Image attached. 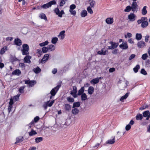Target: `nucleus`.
I'll list each match as a JSON object with an SVG mask.
<instances>
[{"label":"nucleus","instance_id":"1","mask_svg":"<svg viewBox=\"0 0 150 150\" xmlns=\"http://www.w3.org/2000/svg\"><path fill=\"white\" fill-rule=\"evenodd\" d=\"M23 50H22L23 55H27L29 54L28 50L29 48L28 45L27 44H24L23 45Z\"/></svg>","mask_w":150,"mask_h":150},{"label":"nucleus","instance_id":"2","mask_svg":"<svg viewBox=\"0 0 150 150\" xmlns=\"http://www.w3.org/2000/svg\"><path fill=\"white\" fill-rule=\"evenodd\" d=\"M109 44L111 45L108 47V50L114 49L117 48L119 45V43H116L113 41L110 42Z\"/></svg>","mask_w":150,"mask_h":150},{"label":"nucleus","instance_id":"3","mask_svg":"<svg viewBox=\"0 0 150 150\" xmlns=\"http://www.w3.org/2000/svg\"><path fill=\"white\" fill-rule=\"evenodd\" d=\"M55 14L58 15V17L60 18L62 17V15L64 14V12L63 10H62L60 11L58 8H55L54 10Z\"/></svg>","mask_w":150,"mask_h":150},{"label":"nucleus","instance_id":"4","mask_svg":"<svg viewBox=\"0 0 150 150\" xmlns=\"http://www.w3.org/2000/svg\"><path fill=\"white\" fill-rule=\"evenodd\" d=\"M55 14L58 15V17L60 18L62 17V15L64 14V12L63 10H62L60 11L58 8H55L54 10Z\"/></svg>","mask_w":150,"mask_h":150},{"label":"nucleus","instance_id":"5","mask_svg":"<svg viewBox=\"0 0 150 150\" xmlns=\"http://www.w3.org/2000/svg\"><path fill=\"white\" fill-rule=\"evenodd\" d=\"M56 3V2L55 0H53L46 4H44L41 7L44 8H46L51 7L52 5L55 4Z\"/></svg>","mask_w":150,"mask_h":150},{"label":"nucleus","instance_id":"6","mask_svg":"<svg viewBox=\"0 0 150 150\" xmlns=\"http://www.w3.org/2000/svg\"><path fill=\"white\" fill-rule=\"evenodd\" d=\"M60 86V85H58L53 88L50 92L51 95L52 96H54Z\"/></svg>","mask_w":150,"mask_h":150},{"label":"nucleus","instance_id":"7","mask_svg":"<svg viewBox=\"0 0 150 150\" xmlns=\"http://www.w3.org/2000/svg\"><path fill=\"white\" fill-rule=\"evenodd\" d=\"M136 17V16L133 13H131L128 16V19L132 22L135 21Z\"/></svg>","mask_w":150,"mask_h":150},{"label":"nucleus","instance_id":"8","mask_svg":"<svg viewBox=\"0 0 150 150\" xmlns=\"http://www.w3.org/2000/svg\"><path fill=\"white\" fill-rule=\"evenodd\" d=\"M77 92L76 87L75 86H74L73 87V90L71 91L70 94L72 95L74 98H75L77 96V95L76 94Z\"/></svg>","mask_w":150,"mask_h":150},{"label":"nucleus","instance_id":"9","mask_svg":"<svg viewBox=\"0 0 150 150\" xmlns=\"http://www.w3.org/2000/svg\"><path fill=\"white\" fill-rule=\"evenodd\" d=\"M25 84H28L29 86L32 87L36 83V81H35L25 80Z\"/></svg>","mask_w":150,"mask_h":150},{"label":"nucleus","instance_id":"10","mask_svg":"<svg viewBox=\"0 0 150 150\" xmlns=\"http://www.w3.org/2000/svg\"><path fill=\"white\" fill-rule=\"evenodd\" d=\"M137 46L139 48H143L146 46V43L144 41H139L137 43Z\"/></svg>","mask_w":150,"mask_h":150},{"label":"nucleus","instance_id":"11","mask_svg":"<svg viewBox=\"0 0 150 150\" xmlns=\"http://www.w3.org/2000/svg\"><path fill=\"white\" fill-rule=\"evenodd\" d=\"M49 58V54H45L40 60V62L42 64L45 63L48 59Z\"/></svg>","mask_w":150,"mask_h":150},{"label":"nucleus","instance_id":"12","mask_svg":"<svg viewBox=\"0 0 150 150\" xmlns=\"http://www.w3.org/2000/svg\"><path fill=\"white\" fill-rule=\"evenodd\" d=\"M119 47L123 50L127 49L128 48L127 42H123L122 44L120 45Z\"/></svg>","mask_w":150,"mask_h":150},{"label":"nucleus","instance_id":"13","mask_svg":"<svg viewBox=\"0 0 150 150\" xmlns=\"http://www.w3.org/2000/svg\"><path fill=\"white\" fill-rule=\"evenodd\" d=\"M138 7L137 3L136 1H133L132 5V11L134 12L137 8Z\"/></svg>","mask_w":150,"mask_h":150},{"label":"nucleus","instance_id":"14","mask_svg":"<svg viewBox=\"0 0 150 150\" xmlns=\"http://www.w3.org/2000/svg\"><path fill=\"white\" fill-rule=\"evenodd\" d=\"M113 18H108L106 19L105 22L107 23L108 24H111L113 22Z\"/></svg>","mask_w":150,"mask_h":150},{"label":"nucleus","instance_id":"15","mask_svg":"<svg viewBox=\"0 0 150 150\" xmlns=\"http://www.w3.org/2000/svg\"><path fill=\"white\" fill-rule=\"evenodd\" d=\"M65 30H63V31H61L59 35H58V37H60V39L61 40H63L64 38L65 37Z\"/></svg>","mask_w":150,"mask_h":150},{"label":"nucleus","instance_id":"16","mask_svg":"<svg viewBox=\"0 0 150 150\" xmlns=\"http://www.w3.org/2000/svg\"><path fill=\"white\" fill-rule=\"evenodd\" d=\"M112 139H110L106 142V144H113L115 141V136L112 137Z\"/></svg>","mask_w":150,"mask_h":150},{"label":"nucleus","instance_id":"17","mask_svg":"<svg viewBox=\"0 0 150 150\" xmlns=\"http://www.w3.org/2000/svg\"><path fill=\"white\" fill-rule=\"evenodd\" d=\"M107 52V50H104V48H103L101 50L98 51L97 54H99L105 55L106 54V52Z\"/></svg>","mask_w":150,"mask_h":150},{"label":"nucleus","instance_id":"18","mask_svg":"<svg viewBox=\"0 0 150 150\" xmlns=\"http://www.w3.org/2000/svg\"><path fill=\"white\" fill-rule=\"evenodd\" d=\"M31 58V57L30 56H27L24 58V62L26 63H30L31 61L30 60Z\"/></svg>","mask_w":150,"mask_h":150},{"label":"nucleus","instance_id":"19","mask_svg":"<svg viewBox=\"0 0 150 150\" xmlns=\"http://www.w3.org/2000/svg\"><path fill=\"white\" fill-rule=\"evenodd\" d=\"M147 17H142L140 19L138 20L137 21V23L138 24H139L144 21H147Z\"/></svg>","mask_w":150,"mask_h":150},{"label":"nucleus","instance_id":"20","mask_svg":"<svg viewBox=\"0 0 150 150\" xmlns=\"http://www.w3.org/2000/svg\"><path fill=\"white\" fill-rule=\"evenodd\" d=\"M129 94V93L127 92L126 93L125 95L122 96L120 99V100L123 102V100L126 99L128 97Z\"/></svg>","mask_w":150,"mask_h":150},{"label":"nucleus","instance_id":"21","mask_svg":"<svg viewBox=\"0 0 150 150\" xmlns=\"http://www.w3.org/2000/svg\"><path fill=\"white\" fill-rule=\"evenodd\" d=\"M141 26L143 28H146L148 25V23L147 21H144L141 23Z\"/></svg>","mask_w":150,"mask_h":150},{"label":"nucleus","instance_id":"22","mask_svg":"<svg viewBox=\"0 0 150 150\" xmlns=\"http://www.w3.org/2000/svg\"><path fill=\"white\" fill-rule=\"evenodd\" d=\"M23 137L20 136L18 137L16 139V141L15 143V144L21 142L23 140Z\"/></svg>","mask_w":150,"mask_h":150},{"label":"nucleus","instance_id":"23","mask_svg":"<svg viewBox=\"0 0 150 150\" xmlns=\"http://www.w3.org/2000/svg\"><path fill=\"white\" fill-rule=\"evenodd\" d=\"M21 74V71L19 69H16L12 73L13 75H15L19 76Z\"/></svg>","mask_w":150,"mask_h":150},{"label":"nucleus","instance_id":"24","mask_svg":"<svg viewBox=\"0 0 150 150\" xmlns=\"http://www.w3.org/2000/svg\"><path fill=\"white\" fill-rule=\"evenodd\" d=\"M15 44L18 46H20L21 45V41L19 39H15Z\"/></svg>","mask_w":150,"mask_h":150},{"label":"nucleus","instance_id":"25","mask_svg":"<svg viewBox=\"0 0 150 150\" xmlns=\"http://www.w3.org/2000/svg\"><path fill=\"white\" fill-rule=\"evenodd\" d=\"M142 35L141 33H136V34L135 38L138 40H139L142 39Z\"/></svg>","mask_w":150,"mask_h":150},{"label":"nucleus","instance_id":"26","mask_svg":"<svg viewBox=\"0 0 150 150\" xmlns=\"http://www.w3.org/2000/svg\"><path fill=\"white\" fill-rule=\"evenodd\" d=\"M143 116L142 114H137L136 116L135 117L136 119L137 120H142L143 118Z\"/></svg>","mask_w":150,"mask_h":150},{"label":"nucleus","instance_id":"27","mask_svg":"<svg viewBox=\"0 0 150 150\" xmlns=\"http://www.w3.org/2000/svg\"><path fill=\"white\" fill-rule=\"evenodd\" d=\"M48 50H49L50 51H54L55 49V47L53 45H49L48 46Z\"/></svg>","mask_w":150,"mask_h":150},{"label":"nucleus","instance_id":"28","mask_svg":"<svg viewBox=\"0 0 150 150\" xmlns=\"http://www.w3.org/2000/svg\"><path fill=\"white\" fill-rule=\"evenodd\" d=\"M87 14V12L86 10H83L81 13V16L82 17H85Z\"/></svg>","mask_w":150,"mask_h":150},{"label":"nucleus","instance_id":"29","mask_svg":"<svg viewBox=\"0 0 150 150\" xmlns=\"http://www.w3.org/2000/svg\"><path fill=\"white\" fill-rule=\"evenodd\" d=\"M79 110L77 108H74L72 110V113L74 115L78 114L79 112Z\"/></svg>","mask_w":150,"mask_h":150},{"label":"nucleus","instance_id":"30","mask_svg":"<svg viewBox=\"0 0 150 150\" xmlns=\"http://www.w3.org/2000/svg\"><path fill=\"white\" fill-rule=\"evenodd\" d=\"M147 6H144L142 10V14L143 15L146 14L147 13V11L146 10Z\"/></svg>","mask_w":150,"mask_h":150},{"label":"nucleus","instance_id":"31","mask_svg":"<svg viewBox=\"0 0 150 150\" xmlns=\"http://www.w3.org/2000/svg\"><path fill=\"white\" fill-rule=\"evenodd\" d=\"M140 68V65L139 64H137L135 67L133 68V71L135 73H136L138 71V70Z\"/></svg>","mask_w":150,"mask_h":150},{"label":"nucleus","instance_id":"32","mask_svg":"<svg viewBox=\"0 0 150 150\" xmlns=\"http://www.w3.org/2000/svg\"><path fill=\"white\" fill-rule=\"evenodd\" d=\"M93 88L92 86H90L89 87L88 90V93L90 94H92L93 92Z\"/></svg>","mask_w":150,"mask_h":150},{"label":"nucleus","instance_id":"33","mask_svg":"<svg viewBox=\"0 0 150 150\" xmlns=\"http://www.w3.org/2000/svg\"><path fill=\"white\" fill-rule=\"evenodd\" d=\"M80 104L79 102H75L73 104L72 108H74L75 107H78L80 106Z\"/></svg>","mask_w":150,"mask_h":150},{"label":"nucleus","instance_id":"34","mask_svg":"<svg viewBox=\"0 0 150 150\" xmlns=\"http://www.w3.org/2000/svg\"><path fill=\"white\" fill-rule=\"evenodd\" d=\"M84 87H82L79 90L78 93V95H80L82 94L84 91Z\"/></svg>","mask_w":150,"mask_h":150},{"label":"nucleus","instance_id":"35","mask_svg":"<svg viewBox=\"0 0 150 150\" xmlns=\"http://www.w3.org/2000/svg\"><path fill=\"white\" fill-rule=\"evenodd\" d=\"M64 107L65 109L67 111L70 110L71 108V106L68 104H65Z\"/></svg>","mask_w":150,"mask_h":150},{"label":"nucleus","instance_id":"36","mask_svg":"<svg viewBox=\"0 0 150 150\" xmlns=\"http://www.w3.org/2000/svg\"><path fill=\"white\" fill-rule=\"evenodd\" d=\"M33 70L36 73H39L41 70L38 67L36 68H34Z\"/></svg>","mask_w":150,"mask_h":150},{"label":"nucleus","instance_id":"37","mask_svg":"<svg viewBox=\"0 0 150 150\" xmlns=\"http://www.w3.org/2000/svg\"><path fill=\"white\" fill-rule=\"evenodd\" d=\"M81 97L82 100H85L87 98V96L85 93H83L81 94Z\"/></svg>","mask_w":150,"mask_h":150},{"label":"nucleus","instance_id":"38","mask_svg":"<svg viewBox=\"0 0 150 150\" xmlns=\"http://www.w3.org/2000/svg\"><path fill=\"white\" fill-rule=\"evenodd\" d=\"M39 16L41 19H43L46 20H47V18L45 14L43 13H41L40 14Z\"/></svg>","mask_w":150,"mask_h":150},{"label":"nucleus","instance_id":"39","mask_svg":"<svg viewBox=\"0 0 150 150\" xmlns=\"http://www.w3.org/2000/svg\"><path fill=\"white\" fill-rule=\"evenodd\" d=\"M42 51L40 49L37 50L36 54L38 57H40L41 56L42 54Z\"/></svg>","mask_w":150,"mask_h":150},{"label":"nucleus","instance_id":"40","mask_svg":"<svg viewBox=\"0 0 150 150\" xmlns=\"http://www.w3.org/2000/svg\"><path fill=\"white\" fill-rule=\"evenodd\" d=\"M6 50V46H4L1 49L0 54H3Z\"/></svg>","mask_w":150,"mask_h":150},{"label":"nucleus","instance_id":"41","mask_svg":"<svg viewBox=\"0 0 150 150\" xmlns=\"http://www.w3.org/2000/svg\"><path fill=\"white\" fill-rule=\"evenodd\" d=\"M43 138L42 137H37L35 139V141L36 143H38L42 141Z\"/></svg>","mask_w":150,"mask_h":150},{"label":"nucleus","instance_id":"42","mask_svg":"<svg viewBox=\"0 0 150 150\" xmlns=\"http://www.w3.org/2000/svg\"><path fill=\"white\" fill-rule=\"evenodd\" d=\"M149 114V110H146L144 111L143 113V116L144 117H146Z\"/></svg>","mask_w":150,"mask_h":150},{"label":"nucleus","instance_id":"43","mask_svg":"<svg viewBox=\"0 0 150 150\" xmlns=\"http://www.w3.org/2000/svg\"><path fill=\"white\" fill-rule=\"evenodd\" d=\"M37 132L33 129H32L30 132H29V134L30 136H31L33 135L37 134Z\"/></svg>","mask_w":150,"mask_h":150},{"label":"nucleus","instance_id":"44","mask_svg":"<svg viewBox=\"0 0 150 150\" xmlns=\"http://www.w3.org/2000/svg\"><path fill=\"white\" fill-rule=\"evenodd\" d=\"M131 10H132L131 7L129 6H128L126 7L125 9L124 10V11L126 12H129Z\"/></svg>","mask_w":150,"mask_h":150},{"label":"nucleus","instance_id":"45","mask_svg":"<svg viewBox=\"0 0 150 150\" xmlns=\"http://www.w3.org/2000/svg\"><path fill=\"white\" fill-rule=\"evenodd\" d=\"M91 7H92L91 6H89L87 8L88 12L90 14H92L93 13V11L91 9Z\"/></svg>","mask_w":150,"mask_h":150},{"label":"nucleus","instance_id":"46","mask_svg":"<svg viewBox=\"0 0 150 150\" xmlns=\"http://www.w3.org/2000/svg\"><path fill=\"white\" fill-rule=\"evenodd\" d=\"M49 43L48 41L47 40L44 42L40 43L39 45L41 47L47 45Z\"/></svg>","mask_w":150,"mask_h":150},{"label":"nucleus","instance_id":"47","mask_svg":"<svg viewBox=\"0 0 150 150\" xmlns=\"http://www.w3.org/2000/svg\"><path fill=\"white\" fill-rule=\"evenodd\" d=\"M42 51L43 53H45L48 50V47H43L42 48Z\"/></svg>","mask_w":150,"mask_h":150},{"label":"nucleus","instance_id":"48","mask_svg":"<svg viewBox=\"0 0 150 150\" xmlns=\"http://www.w3.org/2000/svg\"><path fill=\"white\" fill-rule=\"evenodd\" d=\"M58 41V38L57 37L53 38L51 40L53 44H55Z\"/></svg>","mask_w":150,"mask_h":150},{"label":"nucleus","instance_id":"49","mask_svg":"<svg viewBox=\"0 0 150 150\" xmlns=\"http://www.w3.org/2000/svg\"><path fill=\"white\" fill-rule=\"evenodd\" d=\"M140 73L142 74L146 75L147 74V73L145 70L143 68L140 71Z\"/></svg>","mask_w":150,"mask_h":150},{"label":"nucleus","instance_id":"50","mask_svg":"<svg viewBox=\"0 0 150 150\" xmlns=\"http://www.w3.org/2000/svg\"><path fill=\"white\" fill-rule=\"evenodd\" d=\"M47 103H48V106L49 107H51L52 105L54 103V100H53L51 102H50L49 101H47Z\"/></svg>","mask_w":150,"mask_h":150},{"label":"nucleus","instance_id":"51","mask_svg":"<svg viewBox=\"0 0 150 150\" xmlns=\"http://www.w3.org/2000/svg\"><path fill=\"white\" fill-rule=\"evenodd\" d=\"M148 57L147 54L146 53L143 54L142 57V58L143 60H146Z\"/></svg>","mask_w":150,"mask_h":150},{"label":"nucleus","instance_id":"52","mask_svg":"<svg viewBox=\"0 0 150 150\" xmlns=\"http://www.w3.org/2000/svg\"><path fill=\"white\" fill-rule=\"evenodd\" d=\"M28 29L26 28H23L22 29V32L24 34L26 33Z\"/></svg>","mask_w":150,"mask_h":150},{"label":"nucleus","instance_id":"53","mask_svg":"<svg viewBox=\"0 0 150 150\" xmlns=\"http://www.w3.org/2000/svg\"><path fill=\"white\" fill-rule=\"evenodd\" d=\"M67 100L69 102H73L74 101V98L70 97H68L67 98Z\"/></svg>","mask_w":150,"mask_h":150},{"label":"nucleus","instance_id":"54","mask_svg":"<svg viewBox=\"0 0 150 150\" xmlns=\"http://www.w3.org/2000/svg\"><path fill=\"white\" fill-rule=\"evenodd\" d=\"M101 79V77H100L99 78H96L94 79V84L98 83L99 81V79Z\"/></svg>","mask_w":150,"mask_h":150},{"label":"nucleus","instance_id":"55","mask_svg":"<svg viewBox=\"0 0 150 150\" xmlns=\"http://www.w3.org/2000/svg\"><path fill=\"white\" fill-rule=\"evenodd\" d=\"M25 86H21L20 87L19 89V91L21 93H23L24 91L23 89L25 88Z\"/></svg>","mask_w":150,"mask_h":150},{"label":"nucleus","instance_id":"56","mask_svg":"<svg viewBox=\"0 0 150 150\" xmlns=\"http://www.w3.org/2000/svg\"><path fill=\"white\" fill-rule=\"evenodd\" d=\"M67 1L66 0H62L61 1L60 3L59 6H63L65 3V2Z\"/></svg>","mask_w":150,"mask_h":150},{"label":"nucleus","instance_id":"57","mask_svg":"<svg viewBox=\"0 0 150 150\" xmlns=\"http://www.w3.org/2000/svg\"><path fill=\"white\" fill-rule=\"evenodd\" d=\"M131 128V126L129 124L127 125L125 127V129L126 131H128Z\"/></svg>","mask_w":150,"mask_h":150},{"label":"nucleus","instance_id":"58","mask_svg":"<svg viewBox=\"0 0 150 150\" xmlns=\"http://www.w3.org/2000/svg\"><path fill=\"white\" fill-rule=\"evenodd\" d=\"M118 51L119 50L118 49H115L112 51V53L113 54H117Z\"/></svg>","mask_w":150,"mask_h":150},{"label":"nucleus","instance_id":"59","mask_svg":"<svg viewBox=\"0 0 150 150\" xmlns=\"http://www.w3.org/2000/svg\"><path fill=\"white\" fill-rule=\"evenodd\" d=\"M19 66L23 69H24L25 68V64L23 63H20L19 64Z\"/></svg>","mask_w":150,"mask_h":150},{"label":"nucleus","instance_id":"60","mask_svg":"<svg viewBox=\"0 0 150 150\" xmlns=\"http://www.w3.org/2000/svg\"><path fill=\"white\" fill-rule=\"evenodd\" d=\"M20 94H18L16 96H15L13 98V99L15 101H16L18 100L19 99V97L20 96Z\"/></svg>","mask_w":150,"mask_h":150},{"label":"nucleus","instance_id":"61","mask_svg":"<svg viewBox=\"0 0 150 150\" xmlns=\"http://www.w3.org/2000/svg\"><path fill=\"white\" fill-rule=\"evenodd\" d=\"M135 55L134 54H132L131 55L129 58V60H131L135 57Z\"/></svg>","mask_w":150,"mask_h":150},{"label":"nucleus","instance_id":"62","mask_svg":"<svg viewBox=\"0 0 150 150\" xmlns=\"http://www.w3.org/2000/svg\"><path fill=\"white\" fill-rule=\"evenodd\" d=\"M88 2L90 4V6L92 7L94 6V2L93 0H88Z\"/></svg>","mask_w":150,"mask_h":150},{"label":"nucleus","instance_id":"63","mask_svg":"<svg viewBox=\"0 0 150 150\" xmlns=\"http://www.w3.org/2000/svg\"><path fill=\"white\" fill-rule=\"evenodd\" d=\"M76 6L74 4H72L70 6V10H73L75 8Z\"/></svg>","mask_w":150,"mask_h":150},{"label":"nucleus","instance_id":"64","mask_svg":"<svg viewBox=\"0 0 150 150\" xmlns=\"http://www.w3.org/2000/svg\"><path fill=\"white\" fill-rule=\"evenodd\" d=\"M69 11L71 14H72L74 16L76 13V11L75 10H70Z\"/></svg>","mask_w":150,"mask_h":150}]
</instances>
